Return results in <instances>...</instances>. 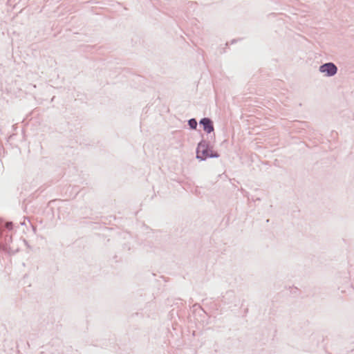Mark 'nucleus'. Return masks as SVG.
<instances>
[{
    "instance_id": "f257e3e1",
    "label": "nucleus",
    "mask_w": 354,
    "mask_h": 354,
    "mask_svg": "<svg viewBox=\"0 0 354 354\" xmlns=\"http://www.w3.org/2000/svg\"><path fill=\"white\" fill-rule=\"evenodd\" d=\"M201 138L196 148V159L199 161H205L209 158H219L221 155L218 151L214 150L211 140L205 139L203 134H201Z\"/></svg>"
},
{
    "instance_id": "f03ea898",
    "label": "nucleus",
    "mask_w": 354,
    "mask_h": 354,
    "mask_svg": "<svg viewBox=\"0 0 354 354\" xmlns=\"http://www.w3.org/2000/svg\"><path fill=\"white\" fill-rule=\"evenodd\" d=\"M3 227L6 229V232L0 229V251L9 254H15L19 251V248L13 244L12 235L8 234L12 230L13 225L10 223Z\"/></svg>"
},
{
    "instance_id": "7ed1b4c3",
    "label": "nucleus",
    "mask_w": 354,
    "mask_h": 354,
    "mask_svg": "<svg viewBox=\"0 0 354 354\" xmlns=\"http://www.w3.org/2000/svg\"><path fill=\"white\" fill-rule=\"evenodd\" d=\"M199 125L207 135H210L211 140L214 138V140H215L214 125L212 118L209 117L201 118L199 120Z\"/></svg>"
},
{
    "instance_id": "20e7f679",
    "label": "nucleus",
    "mask_w": 354,
    "mask_h": 354,
    "mask_svg": "<svg viewBox=\"0 0 354 354\" xmlns=\"http://www.w3.org/2000/svg\"><path fill=\"white\" fill-rule=\"evenodd\" d=\"M338 68L333 62H326L322 64L319 67V71L324 73L326 77H333L337 74Z\"/></svg>"
},
{
    "instance_id": "39448f33",
    "label": "nucleus",
    "mask_w": 354,
    "mask_h": 354,
    "mask_svg": "<svg viewBox=\"0 0 354 354\" xmlns=\"http://www.w3.org/2000/svg\"><path fill=\"white\" fill-rule=\"evenodd\" d=\"M187 125L191 130H196L198 122L196 118H192L187 120Z\"/></svg>"
},
{
    "instance_id": "423d86ee",
    "label": "nucleus",
    "mask_w": 354,
    "mask_h": 354,
    "mask_svg": "<svg viewBox=\"0 0 354 354\" xmlns=\"http://www.w3.org/2000/svg\"><path fill=\"white\" fill-rule=\"evenodd\" d=\"M132 249V245L129 242L124 243L122 245V250L124 251H131Z\"/></svg>"
},
{
    "instance_id": "0eeeda50",
    "label": "nucleus",
    "mask_w": 354,
    "mask_h": 354,
    "mask_svg": "<svg viewBox=\"0 0 354 354\" xmlns=\"http://www.w3.org/2000/svg\"><path fill=\"white\" fill-rule=\"evenodd\" d=\"M241 40H242V38L233 39L230 41H227L225 43V46H229L230 44H234L237 43L239 41H241Z\"/></svg>"
},
{
    "instance_id": "6e6552de",
    "label": "nucleus",
    "mask_w": 354,
    "mask_h": 354,
    "mask_svg": "<svg viewBox=\"0 0 354 354\" xmlns=\"http://www.w3.org/2000/svg\"><path fill=\"white\" fill-rule=\"evenodd\" d=\"M228 47H229V46H226L225 45V46H219V47L218 48V53H219L220 54H224V53H226V49H227V48H228Z\"/></svg>"
},
{
    "instance_id": "1a4fd4ad",
    "label": "nucleus",
    "mask_w": 354,
    "mask_h": 354,
    "mask_svg": "<svg viewBox=\"0 0 354 354\" xmlns=\"http://www.w3.org/2000/svg\"><path fill=\"white\" fill-rule=\"evenodd\" d=\"M234 293L232 290L227 291L225 296H223L224 298L227 297H234Z\"/></svg>"
},
{
    "instance_id": "9d476101",
    "label": "nucleus",
    "mask_w": 354,
    "mask_h": 354,
    "mask_svg": "<svg viewBox=\"0 0 354 354\" xmlns=\"http://www.w3.org/2000/svg\"><path fill=\"white\" fill-rule=\"evenodd\" d=\"M114 259H117V255H115L114 256Z\"/></svg>"
}]
</instances>
